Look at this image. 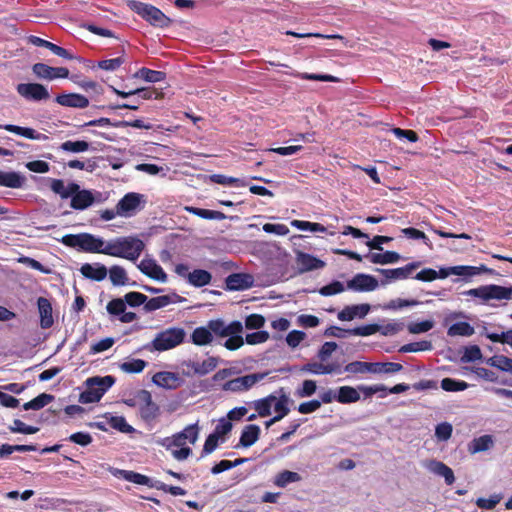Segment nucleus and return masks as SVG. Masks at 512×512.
Masks as SVG:
<instances>
[{"label":"nucleus","instance_id":"nucleus-1","mask_svg":"<svg viewBox=\"0 0 512 512\" xmlns=\"http://www.w3.org/2000/svg\"><path fill=\"white\" fill-rule=\"evenodd\" d=\"M49 181L51 191L62 200L70 199V207L74 210L83 211L95 202L93 192L88 189H82L76 182H69L66 185L62 179L50 178Z\"/></svg>","mask_w":512,"mask_h":512},{"label":"nucleus","instance_id":"nucleus-2","mask_svg":"<svg viewBox=\"0 0 512 512\" xmlns=\"http://www.w3.org/2000/svg\"><path fill=\"white\" fill-rule=\"evenodd\" d=\"M144 249V242L137 236H123L108 241L105 254L136 262Z\"/></svg>","mask_w":512,"mask_h":512},{"label":"nucleus","instance_id":"nucleus-3","mask_svg":"<svg viewBox=\"0 0 512 512\" xmlns=\"http://www.w3.org/2000/svg\"><path fill=\"white\" fill-rule=\"evenodd\" d=\"M186 335V331L182 327H169L158 332L154 339L144 344L141 349L152 353L164 352L184 343Z\"/></svg>","mask_w":512,"mask_h":512},{"label":"nucleus","instance_id":"nucleus-4","mask_svg":"<svg viewBox=\"0 0 512 512\" xmlns=\"http://www.w3.org/2000/svg\"><path fill=\"white\" fill-rule=\"evenodd\" d=\"M115 382L116 378L112 375L87 378L84 382L86 389L80 393L78 401L82 404L99 402Z\"/></svg>","mask_w":512,"mask_h":512},{"label":"nucleus","instance_id":"nucleus-5","mask_svg":"<svg viewBox=\"0 0 512 512\" xmlns=\"http://www.w3.org/2000/svg\"><path fill=\"white\" fill-rule=\"evenodd\" d=\"M60 242L70 248H77L87 253L105 254V241L103 238L90 233L66 234Z\"/></svg>","mask_w":512,"mask_h":512},{"label":"nucleus","instance_id":"nucleus-6","mask_svg":"<svg viewBox=\"0 0 512 512\" xmlns=\"http://www.w3.org/2000/svg\"><path fill=\"white\" fill-rule=\"evenodd\" d=\"M129 8L141 16L145 21L151 25L159 28L169 27L171 19L167 17L159 8L143 3L137 0H130L128 2Z\"/></svg>","mask_w":512,"mask_h":512},{"label":"nucleus","instance_id":"nucleus-7","mask_svg":"<svg viewBox=\"0 0 512 512\" xmlns=\"http://www.w3.org/2000/svg\"><path fill=\"white\" fill-rule=\"evenodd\" d=\"M461 294L464 296L479 298L483 302H488L490 300H511L512 287L489 284L463 291Z\"/></svg>","mask_w":512,"mask_h":512},{"label":"nucleus","instance_id":"nucleus-8","mask_svg":"<svg viewBox=\"0 0 512 512\" xmlns=\"http://www.w3.org/2000/svg\"><path fill=\"white\" fill-rule=\"evenodd\" d=\"M422 265L420 261H413L403 267L384 269L376 268L375 271L382 275L381 286H386L399 280H406L412 277L413 272Z\"/></svg>","mask_w":512,"mask_h":512},{"label":"nucleus","instance_id":"nucleus-9","mask_svg":"<svg viewBox=\"0 0 512 512\" xmlns=\"http://www.w3.org/2000/svg\"><path fill=\"white\" fill-rule=\"evenodd\" d=\"M403 366L396 362H362L354 361V374H393L401 371Z\"/></svg>","mask_w":512,"mask_h":512},{"label":"nucleus","instance_id":"nucleus-10","mask_svg":"<svg viewBox=\"0 0 512 512\" xmlns=\"http://www.w3.org/2000/svg\"><path fill=\"white\" fill-rule=\"evenodd\" d=\"M136 398L140 402L139 413L146 423L154 422L160 415V407L153 402L148 390L141 389L136 392Z\"/></svg>","mask_w":512,"mask_h":512},{"label":"nucleus","instance_id":"nucleus-11","mask_svg":"<svg viewBox=\"0 0 512 512\" xmlns=\"http://www.w3.org/2000/svg\"><path fill=\"white\" fill-rule=\"evenodd\" d=\"M268 375L267 372L264 373H253L244 375L241 377L234 378L232 380L227 381L223 384L222 389L224 391L231 392H242L247 391L251 387H253L257 382L263 380Z\"/></svg>","mask_w":512,"mask_h":512},{"label":"nucleus","instance_id":"nucleus-12","mask_svg":"<svg viewBox=\"0 0 512 512\" xmlns=\"http://www.w3.org/2000/svg\"><path fill=\"white\" fill-rule=\"evenodd\" d=\"M16 91L27 101L40 102L50 97L47 87L40 83H19Z\"/></svg>","mask_w":512,"mask_h":512},{"label":"nucleus","instance_id":"nucleus-13","mask_svg":"<svg viewBox=\"0 0 512 512\" xmlns=\"http://www.w3.org/2000/svg\"><path fill=\"white\" fill-rule=\"evenodd\" d=\"M207 325L212 336L215 335L222 338L227 337L230 334L243 332V324L239 320H234L229 324H226L223 319L217 318L209 320Z\"/></svg>","mask_w":512,"mask_h":512},{"label":"nucleus","instance_id":"nucleus-14","mask_svg":"<svg viewBox=\"0 0 512 512\" xmlns=\"http://www.w3.org/2000/svg\"><path fill=\"white\" fill-rule=\"evenodd\" d=\"M143 195L136 192L125 194L116 205V213L119 216H132L143 200Z\"/></svg>","mask_w":512,"mask_h":512},{"label":"nucleus","instance_id":"nucleus-15","mask_svg":"<svg viewBox=\"0 0 512 512\" xmlns=\"http://www.w3.org/2000/svg\"><path fill=\"white\" fill-rule=\"evenodd\" d=\"M295 260L299 274L319 270L325 267V262L309 253L300 250L295 251Z\"/></svg>","mask_w":512,"mask_h":512},{"label":"nucleus","instance_id":"nucleus-16","mask_svg":"<svg viewBox=\"0 0 512 512\" xmlns=\"http://www.w3.org/2000/svg\"><path fill=\"white\" fill-rule=\"evenodd\" d=\"M32 72L40 79L54 80L57 78H68L69 70L65 67H51L44 63H35Z\"/></svg>","mask_w":512,"mask_h":512},{"label":"nucleus","instance_id":"nucleus-17","mask_svg":"<svg viewBox=\"0 0 512 512\" xmlns=\"http://www.w3.org/2000/svg\"><path fill=\"white\" fill-rule=\"evenodd\" d=\"M363 258L368 259L374 264L387 265L399 262L402 259V256L396 251H385L383 253H371L369 251L364 256L354 252V260L361 261Z\"/></svg>","mask_w":512,"mask_h":512},{"label":"nucleus","instance_id":"nucleus-18","mask_svg":"<svg viewBox=\"0 0 512 512\" xmlns=\"http://www.w3.org/2000/svg\"><path fill=\"white\" fill-rule=\"evenodd\" d=\"M137 268L149 278L165 283L167 281V274L163 268L154 259H143L137 265Z\"/></svg>","mask_w":512,"mask_h":512},{"label":"nucleus","instance_id":"nucleus-19","mask_svg":"<svg viewBox=\"0 0 512 512\" xmlns=\"http://www.w3.org/2000/svg\"><path fill=\"white\" fill-rule=\"evenodd\" d=\"M254 284V278L247 273H232L225 279L226 290L243 291L249 289Z\"/></svg>","mask_w":512,"mask_h":512},{"label":"nucleus","instance_id":"nucleus-20","mask_svg":"<svg viewBox=\"0 0 512 512\" xmlns=\"http://www.w3.org/2000/svg\"><path fill=\"white\" fill-rule=\"evenodd\" d=\"M424 466L429 472L443 477L447 485H452L455 482L453 470L445 463L432 459L427 461Z\"/></svg>","mask_w":512,"mask_h":512},{"label":"nucleus","instance_id":"nucleus-21","mask_svg":"<svg viewBox=\"0 0 512 512\" xmlns=\"http://www.w3.org/2000/svg\"><path fill=\"white\" fill-rule=\"evenodd\" d=\"M476 271L469 265H457L450 267H441L439 271H436V279H444L450 275H457L463 277V280H467L473 276H476Z\"/></svg>","mask_w":512,"mask_h":512},{"label":"nucleus","instance_id":"nucleus-22","mask_svg":"<svg viewBox=\"0 0 512 512\" xmlns=\"http://www.w3.org/2000/svg\"><path fill=\"white\" fill-rule=\"evenodd\" d=\"M55 101L64 107L83 109L89 105V100L82 94L64 93L56 96Z\"/></svg>","mask_w":512,"mask_h":512},{"label":"nucleus","instance_id":"nucleus-23","mask_svg":"<svg viewBox=\"0 0 512 512\" xmlns=\"http://www.w3.org/2000/svg\"><path fill=\"white\" fill-rule=\"evenodd\" d=\"M28 41L32 45L37 46V47L46 48V49L50 50L53 54H55L59 57H62L64 59H68V60L75 59V56L72 55L67 49H65L61 46H58V45H56L50 41H47L45 39H42L38 36L31 35L28 38Z\"/></svg>","mask_w":512,"mask_h":512},{"label":"nucleus","instance_id":"nucleus-24","mask_svg":"<svg viewBox=\"0 0 512 512\" xmlns=\"http://www.w3.org/2000/svg\"><path fill=\"white\" fill-rule=\"evenodd\" d=\"M218 360L216 357H209L203 362L192 360L183 361L182 366L191 369L194 374L204 376L213 371L217 366Z\"/></svg>","mask_w":512,"mask_h":512},{"label":"nucleus","instance_id":"nucleus-25","mask_svg":"<svg viewBox=\"0 0 512 512\" xmlns=\"http://www.w3.org/2000/svg\"><path fill=\"white\" fill-rule=\"evenodd\" d=\"M380 282L372 275L357 273L354 275V291L371 292L380 286Z\"/></svg>","mask_w":512,"mask_h":512},{"label":"nucleus","instance_id":"nucleus-26","mask_svg":"<svg viewBox=\"0 0 512 512\" xmlns=\"http://www.w3.org/2000/svg\"><path fill=\"white\" fill-rule=\"evenodd\" d=\"M26 183V177L17 171H2L0 170V186L20 189Z\"/></svg>","mask_w":512,"mask_h":512},{"label":"nucleus","instance_id":"nucleus-27","mask_svg":"<svg viewBox=\"0 0 512 512\" xmlns=\"http://www.w3.org/2000/svg\"><path fill=\"white\" fill-rule=\"evenodd\" d=\"M260 434L261 429L258 425L248 424L244 426L240 435L239 443L236 445V447H251L258 441Z\"/></svg>","mask_w":512,"mask_h":512},{"label":"nucleus","instance_id":"nucleus-28","mask_svg":"<svg viewBox=\"0 0 512 512\" xmlns=\"http://www.w3.org/2000/svg\"><path fill=\"white\" fill-rule=\"evenodd\" d=\"M152 382L165 389H176L180 385V378L174 372L160 371L153 375Z\"/></svg>","mask_w":512,"mask_h":512},{"label":"nucleus","instance_id":"nucleus-29","mask_svg":"<svg viewBox=\"0 0 512 512\" xmlns=\"http://www.w3.org/2000/svg\"><path fill=\"white\" fill-rule=\"evenodd\" d=\"M80 272L85 278L99 282L106 278L108 270L101 263H85L81 266Z\"/></svg>","mask_w":512,"mask_h":512},{"label":"nucleus","instance_id":"nucleus-30","mask_svg":"<svg viewBox=\"0 0 512 512\" xmlns=\"http://www.w3.org/2000/svg\"><path fill=\"white\" fill-rule=\"evenodd\" d=\"M0 129H4L8 132L17 134L31 140H46L48 137L45 134L37 132L35 129L30 127H22L14 124H0Z\"/></svg>","mask_w":512,"mask_h":512},{"label":"nucleus","instance_id":"nucleus-31","mask_svg":"<svg viewBox=\"0 0 512 512\" xmlns=\"http://www.w3.org/2000/svg\"><path fill=\"white\" fill-rule=\"evenodd\" d=\"M38 310L40 314V326L43 329L52 327L54 320L52 316V306L47 298L39 297L37 300Z\"/></svg>","mask_w":512,"mask_h":512},{"label":"nucleus","instance_id":"nucleus-32","mask_svg":"<svg viewBox=\"0 0 512 512\" xmlns=\"http://www.w3.org/2000/svg\"><path fill=\"white\" fill-rule=\"evenodd\" d=\"M199 435V427L197 423L186 426L182 431L175 433V446H184L188 440L191 444H194Z\"/></svg>","mask_w":512,"mask_h":512},{"label":"nucleus","instance_id":"nucleus-33","mask_svg":"<svg viewBox=\"0 0 512 512\" xmlns=\"http://www.w3.org/2000/svg\"><path fill=\"white\" fill-rule=\"evenodd\" d=\"M355 238L365 239L366 245L369 247L370 250L375 249V250H380V251L383 250V248H382L383 244L388 243L393 240L392 237L382 236V235L374 236L373 239L370 240L368 234L362 232L358 228H354V239Z\"/></svg>","mask_w":512,"mask_h":512},{"label":"nucleus","instance_id":"nucleus-34","mask_svg":"<svg viewBox=\"0 0 512 512\" xmlns=\"http://www.w3.org/2000/svg\"><path fill=\"white\" fill-rule=\"evenodd\" d=\"M276 400V393H271L264 398L252 401L250 405L256 410L260 417H266L271 414V408Z\"/></svg>","mask_w":512,"mask_h":512},{"label":"nucleus","instance_id":"nucleus-35","mask_svg":"<svg viewBox=\"0 0 512 512\" xmlns=\"http://www.w3.org/2000/svg\"><path fill=\"white\" fill-rule=\"evenodd\" d=\"M212 341L213 336L208 325L196 327L191 334V342L197 346H205L212 343Z\"/></svg>","mask_w":512,"mask_h":512},{"label":"nucleus","instance_id":"nucleus-36","mask_svg":"<svg viewBox=\"0 0 512 512\" xmlns=\"http://www.w3.org/2000/svg\"><path fill=\"white\" fill-rule=\"evenodd\" d=\"M211 279V273L204 269H195L188 275V283L197 288L208 285Z\"/></svg>","mask_w":512,"mask_h":512},{"label":"nucleus","instance_id":"nucleus-37","mask_svg":"<svg viewBox=\"0 0 512 512\" xmlns=\"http://www.w3.org/2000/svg\"><path fill=\"white\" fill-rule=\"evenodd\" d=\"M494 444L493 437L491 435H482L478 438L473 439L468 446L470 453L475 454L489 450Z\"/></svg>","mask_w":512,"mask_h":512},{"label":"nucleus","instance_id":"nucleus-38","mask_svg":"<svg viewBox=\"0 0 512 512\" xmlns=\"http://www.w3.org/2000/svg\"><path fill=\"white\" fill-rule=\"evenodd\" d=\"M133 77L141 78L146 82L157 83L166 79V73L163 71L151 70L149 68L142 67L134 73Z\"/></svg>","mask_w":512,"mask_h":512},{"label":"nucleus","instance_id":"nucleus-39","mask_svg":"<svg viewBox=\"0 0 512 512\" xmlns=\"http://www.w3.org/2000/svg\"><path fill=\"white\" fill-rule=\"evenodd\" d=\"M109 278L114 286L132 285L136 286V282L128 283V277L125 269L119 265H114L109 269Z\"/></svg>","mask_w":512,"mask_h":512},{"label":"nucleus","instance_id":"nucleus-40","mask_svg":"<svg viewBox=\"0 0 512 512\" xmlns=\"http://www.w3.org/2000/svg\"><path fill=\"white\" fill-rule=\"evenodd\" d=\"M474 333H475L474 327L470 323L465 322V321L456 322V323L452 324L447 330V334L450 337H455V336L469 337V336H472Z\"/></svg>","mask_w":512,"mask_h":512},{"label":"nucleus","instance_id":"nucleus-41","mask_svg":"<svg viewBox=\"0 0 512 512\" xmlns=\"http://www.w3.org/2000/svg\"><path fill=\"white\" fill-rule=\"evenodd\" d=\"M186 210L202 219L206 220H224L227 216L221 211L203 209L198 207H186Z\"/></svg>","mask_w":512,"mask_h":512},{"label":"nucleus","instance_id":"nucleus-42","mask_svg":"<svg viewBox=\"0 0 512 512\" xmlns=\"http://www.w3.org/2000/svg\"><path fill=\"white\" fill-rule=\"evenodd\" d=\"M301 479L302 478L299 473L283 470L275 476L274 484L280 488H284L290 483L299 482Z\"/></svg>","mask_w":512,"mask_h":512},{"label":"nucleus","instance_id":"nucleus-43","mask_svg":"<svg viewBox=\"0 0 512 512\" xmlns=\"http://www.w3.org/2000/svg\"><path fill=\"white\" fill-rule=\"evenodd\" d=\"M105 417L108 419V425L119 432L129 434L135 431L123 416H112L110 414H106Z\"/></svg>","mask_w":512,"mask_h":512},{"label":"nucleus","instance_id":"nucleus-44","mask_svg":"<svg viewBox=\"0 0 512 512\" xmlns=\"http://www.w3.org/2000/svg\"><path fill=\"white\" fill-rule=\"evenodd\" d=\"M59 149L63 152L69 153H82L90 149V144L84 140L71 141L67 140L59 146Z\"/></svg>","mask_w":512,"mask_h":512},{"label":"nucleus","instance_id":"nucleus-45","mask_svg":"<svg viewBox=\"0 0 512 512\" xmlns=\"http://www.w3.org/2000/svg\"><path fill=\"white\" fill-rule=\"evenodd\" d=\"M210 179L213 183L220 185H233L236 187H245L248 185L247 181L240 178L230 177L223 174H213L210 176Z\"/></svg>","mask_w":512,"mask_h":512},{"label":"nucleus","instance_id":"nucleus-46","mask_svg":"<svg viewBox=\"0 0 512 512\" xmlns=\"http://www.w3.org/2000/svg\"><path fill=\"white\" fill-rule=\"evenodd\" d=\"M117 474H119L124 480L135 483L138 485H145L149 484V477L134 471H128V470H117Z\"/></svg>","mask_w":512,"mask_h":512},{"label":"nucleus","instance_id":"nucleus-47","mask_svg":"<svg viewBox=\"0 0 512 512\" xmlns=\"http://www.w3.org/2000/svg\"><path fill=\"white\" fill-rule=\"evenodd\" d=\"M302 370L315 375H324L334 372L335 367L331 364L324 365L322 363L313 362L305 364Z\"/></svg>","mask_w":512,"mask_h":512},{"label":"nucleus","instance_id":"nucleus-48","mask_svg":"<svg viewBox=\"0 0 512 512\" xmlns=\"http://www.w3.org/2000/svg\"><path fill=\"white\" fill-rule=\"evenodd\" d=\"M483 355L478 345H469L464 347L463 355L460 359L462 363H471L482 360Z\"/></svg>","mask_w":512,"mask_h":512},{"label":"nucleus","instance_id":"nucleus-49","mask_svg":"<svg viewBox=\"0 0 512 512\" xmlns=\"http://www.w3.org/2000/svg\"><path fill=\"white\" fill-rule=\"evenodd\" d=\"M469 387V384L462 380L453 378H444L441 381V388L447 392L464 391Z\"/></svg>","mask_w":512,"mask_h":512},{"label":"nucleus","instance_id":"nucleus-50","mask_svg":"<svg viewBox=\"0 0 512 512\" xmlns=\"http://www.w3.org/2000/svg\"><path fill=\"white\" fill-rule=\"evenodd\" d=\"M433 346L430 341L422 340L418 342H412L405 344L400 347L399 352L401 353H411V352H419V351H429L432 350Z\"/></svg>","mask_w":512,"mask_h":512},{"label":"nucleus","instance_id":"nucleus-51","mask_svg":"<svg viewBox=\"0 0 512 512\" xmlns=\"http://www.w3.org/2000/svg\"><path fill=\"white\" fill-rule=\"evenodd\" d=\"M291 225L301 231L326 232V227L320 223L303 220H292Z\"/></svg>","mask_w":512,"mask_h":512},{"label":"nucleus","instance_id":"nucleus-52","mask_svg":"<svg viewBox=\"0 0 512 512\" xmlns=\"http://www.w3.org/2000/svg\"><path fill=\"white\" fill-rule=\"evenodd\" d=\"M147 366V362L142 359H131L120 365V369L126 373H141Z\"/></svg>","mask_w":512,"mask_h":512},{"label":"nucleus","instance_id":"nucleus-53","mask_svg":"<svg viewBox=\"0 0 512 512\" xmlns=\"http://www.w3.org/2000/svg\"><path fill=\"white\" fill-rule=\"evenodd\" d=\"M124 300L126 305L135 308L141 305L144 306L147 302V296L140 292L132 291L124 295Z\"/></svg>","mask_w":512,"mask_h":512},{"label":"nucleus","instance_id":"nucleus-54","mask_svg":"<svg viewBox=\"0 0 512 512\" xmlns=\"http://www.w3.org/2000/svg\"><path fill=\"white\" fill-rule=\"evenodd\" d=\"M167 301H168V299H166L165 295L153 297V298H150V299L147 298V302L143 306V310L146 313H150V312L156 311L158 309H161V308H164V307L168 306L167 305Z\"/></svg>","mask_w":512,"mask_h":512},{"label":"nucleus","instance_id":"nucleus-55","mask_svg":"<svg viewBox=\"0 0 512 512\" xmlns=\"http://www.w3.org/2000/svg\"><path fill=\"white\" fill-rule=\"evenodd\" d=\"M10 432L12 433H21V434H35L39 431V427L26 425L19 419H15L13 424L9 427Z\"/></svg>","mask_w":512,"mask_h":512},{"label":"nucleus","instance_id":"nucleus-56","mask_svg":"<svg viewBox=\"0 0 512 512\" xmlns=\"http://www.w3.org/2000/svg\"><path fill=\"white\" fill-rule=\"evenodd\" d=\"M484 330H486V327H484ZM483 334L492 342H501L512 347V329L501 333H490L485 331Z\"/></svg>","mask_w":512,"mask_h":512},{"label":"nucleus","instance_id":"nucleus-57","mask_svg":"<svg viewBox=\"0 0 512 512\" xmlns=\"http://www.w3.org/2000/svg\"><path fill=\"white\" fill-rule=\"evenodd\" d=\"M404 327L405 324L402 321H392L385 325L379 324L378 332H380L383 336H393L402 331Z\"/></svg>","mask_w":512,"mask_h":512},{"label":"nucleus","instance_id":"nucleus-58","mask_svg":"<svg viewBox=\"0 0 512 512\" xmlns=\"http://www.w3.org/2000/svg\"><path fill=\"white\" fill-rule=\"evenodd\" d=\"M126 62L125 57L119 56L113 59L101 60L97 63V67L106 71H116L122 64Z\"/></svg>","mask_w":512,"mask_h":512},{"label":"nucleus","instance_id":"nucleus-59","mask_svg":"<svg viewBox=\"0 0 512 512\" xmlns=\"http://www.w3.org/2000/svg\"><path fill=\"white\" fill-rule=\"evenodd\" d=\"M78 77V75H72L70 77V79L76 84L78 85L80 88H82L83 90L85 91H93L94 93L96 94H102L103 93V88L100 84H98L97 82L95 81H92V80H82V81H76V78Z\"/></svg>","mask_w":512,"mask_h":512},{"label":"nucleus","instance_id":"nucleus-60","mask_svg":"<svg viewBox=\"0 0 512 512\" xmlns=\"http://www.w3.org/2000/svg\"><path fill=\"white\" fill-rule=\"evenodd\" d=\"M107 312L111 315L121 316L126 310L124 298H115L108 302L106 306Z\"/></svg>","mask_w":512,"mask_h":512},{"label":"nucleus","instance_id":"nucleus-61","mask_svg":"<svg viewBox=\"0 0 512 512\" xmlns=\"http://www.w3.org/2000/svg\"><path fill=\"white\" fill-rule=\"evenodd\" d=\"M453 427L448 422L439 423L435 428V436L439 441H447L451 438Z\"/></svg>","mask_w":512,"mask_h":512},{"label":"nucleus","instance_id":"nucleus-62","mask_svg":"<svg viewBox=\"0 0 512 512\" xmlns=\"http://www.w3.org/2000/svg\"><path fill=\"white\" fill-rule=\"evenodd\" d=\"M18 262H20L34 270L40 271L43 274H50L52 272V270L49 267L44 266L39 261H37L31 257L22 256L18 259Z\"/></svg>","mask_w":512,"mask_h":512},{"label":"nucleus","instance_id":"nucleus-63","mask_svg":"<svg viewBox=\"0 0 512 512\" xmlns=\"http://www.w3.org/2000/svg\"><path fill=\"white\" fill-rule=\"evenodd\" d=\"M434 327V321L424 320L420 322L411 323L408 325V331L411 334L425 333Z\"/></svg>","mask_w":512,"mask_h":512},{"label":"nucleus","instance_id":"nucleus-64","mask_svg":"<svg viewBox=\"0 0 512 512\" xmlns=\"http://www.w3.org/2000/svg\"><path fill=\"white\" fill-rule=\"evenodd\" d=\"M269 339V333L265 330H258L246 335L245 341L249 345H256L266 342Z\"/></svg>","mask_w":512,"mask_h":512}]
</instances>
